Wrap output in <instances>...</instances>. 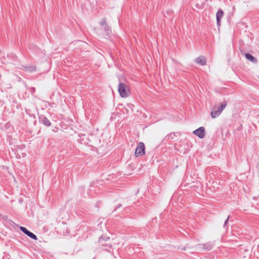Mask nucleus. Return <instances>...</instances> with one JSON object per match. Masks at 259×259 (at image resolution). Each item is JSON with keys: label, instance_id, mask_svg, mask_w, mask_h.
Here are the masks:
<instances>
[{"label": "nucleus", "instance_id": "obj_1", "mask_svg": "<svg viewBox=\"0 0 259 259\" xmlns=\"http://www.w3.org/2000/svg\"><path fill=\"white\" fill-rule=\"evenodd\" d=\"M111 240L110 237L102 235L99 238V243L102 247L106 250H108L112 247V244L110 242Z\"/></svg>", "mask_w": 259, "mask_h": 259}, {"label": "nucleus", "instance_id": "obj_2", "mask_svg": "<svg viewBox=\"0 0 259 259\" xmlns=\"http://www.w3.org/2000/svg\"><path fill=\"white\" fill-rule=\"evenodd\" d=\"M118 92L122 98H126L128 96L129 89L128 86L124 83H119L118 88Z\"/></svg>", "mask_w": 259, "mask_h": 259}, {"label": "nucleus", "instance_id": "obj_3", "mask_svg": "<svg viewBox=\"0 0 259 259\" xmlns=\"http://www.w3.org/2000/svg\"><path fill=\"white\" fill-rule=\"evenodd\" d=\"M227 105V102L226 101L221 103V110H215L213 109L211 112V117L212 118H215L218 117L222 112L223 110L226 108Z\"/></svg>", "mask_w": 259, "mask_h": 259}, {"label": "nucleus", "instance_id": "obj_4", "mask_svg": "<svg viewBox=\"0 0 259 259\" xmlns=\"http://www.w3.org/2000/svg\"><path fill=\"white\" fill-rule=\"evenodd\" d=\"M145 154V147L143 142H140L136 149L135 156L136 157L142 156Z\"/></svg>", "mask_w": 259, "mask_h": 259}, {"label": "nucleus", "instance_id": "obj_5", "mask_svg": "<svg viewBox=\"0 0 259 259\" xmlns=\"http://www.w3.org/2000/svg\"><path fill=\"white\" fill-rule=\"evenodd\" d=\"M193 134L198 137L200 139H202L205 137V128L203 126H201L193 132Z\"/></svg>", "mask_w": 259, "mask_h": 259}, {"label": "nucleus", "instance_id": "obj_6", "mask_svg": "<svg viewBox=\"0 0 259 259\" xmlns=\"http://www.w3.org/2000/svg\"><path fill=\"white\" fill-rule=\"evenodd\" d=\"M20 229L23 233L31 239L35 240L37 239V236L28 230L25 227L21 226Z\"/></svg>", "mask_w": 259, "mask_h": 259}, {"label": "nucleus", "instance_id": "obj_7", "mask_svg": "<svg viewBox=\"0 0 259 259\" xmlns=\"http://www.w3.org/2000/svg\"><path fill=\"white\" fill-rule=\"evenodd\" d=\"M39 121L47 127L51 124L50 121L44 115H40L39 116Z\"/></svg>", "mask_w": 259, "mask_h": 259}, {"label": "nucleus", "instance_id": "obj_8", "mask_svg": "<svg viewBox=\"0 0 259 259\" xmlns=\"http://www.w3.org/2000/svg\"><path fill=\"white\" fill-rule=\"evenodd\" d=\"M195 62L197 64L203 66L206 64V59L205 57L203 56H200L195 59Z\"/></svg>", "mask_w": 259, "mask_h": 259}, {"label": "nucleus", "instance_id": "obj_9", "mask_svg": "<svg viewBox=\"0 0 259 259\" xmlns=\"http://www.w3.org/2000/svg\"><path fill=\"white\" fill-rule=\"evenodd\" d=\"M224 15V12L222 10L219 9L217 14H216V18H217V23L218 25H220L221 23V19L223 17Z\"/></svg>", "mask_w": 259, "mask_h": 259}, {"label": "nucleus", "instance_id": "obj_10", "mask_svg": "<svg viewBox=\"0 0 259 259\" xmlns=\"http://www.w3.org/2000/svg\"><path fill=\"white\" fill-rule=\"evenodd\" d=\"M197 246L199 248H202L204 250H211L212 247V245L210 242L205 244H199Z\"/></svg>", "mask_w": 259, "mask_h": 259}, {"label": "nucleus", "instance_id": "obj_11", "mask_svg": "<svg viewBox=\"0 0 259 259\" xmlns=\"http://www.w3.org/2000/svg\"><path fill=\"white\" fill-rule=\"evenodd\" d=\"M245 56L247 60L250 61L251 62L253 63L257 62V59L252 56L251 54L249 53H245Z\"/></svg>", "mask_w": 259, "mask_h": 259}, {"label": "nucleus", "instance_id": "obj_12", "mask_svg": "<svg viewBox=\"0 0 259 259\" xmlns=\"http://www.w3.org/2000/svg\"><path fill=\"white\" fill-rule=\"evenodd\" d=\"M104 31L106 33V35H108L111 32V27L108 26L107 25L104 26Z\"/></svg>", "mask_w": 259, "mask_h": 259}, {"label": "nucleus", "instance_id": "obj_13", "mask_svg": "<svg viewBox=\"0 0 259 259\" xmlns=\"http://www.w3.org/2000/svg\"><path fill=\"white\" fill-rule=\"evenodd\" d=\"M107 21L106 18H103L100 22V24L102 26H105L107 25Z\"/></svg>", "mask_w": 259, "mask_h": 259}, {"label": "nucleus", "instance_id": "obj_14", "mask_svg": "<svg viewBox=\"0 0 259 259\" xmlns=\"http://www.w3.org/2000/svg\"><path fill=\"white\" fill-rule=\"evenodd\" d=\"M26 70L29 72H33L34 71H35L36 67L33 66H29L26 68Z\"/></svg>", "mask_w": 259, "mask_h": 259}, {"label": "nucleus", "instance_id": "obj_15", "mask_svg": "<svg viewBox=\"0 0 259 259\" xmlns=\"http://www.w3.org/2000/svg\"><path fill=\"white\" fill-rule=\"evenodd\" d=\"M229 218V216H228V217L227 218V219H226V220L225 221V222L224 223V228H226V226H227V224L228 223Z\"/></svg>", "mask_w": 259, "mask_h": 259}, {"label": "nucleus", "instance_id": "obj_16", "mask_svg": "<svg viewBox=\"0 0 259 259\" xmlns=\"http://www.w3.org/2000/svg\"><path fill=\"white\" fill-rule=\"evenodd\" d=\"M121 204H118L115 208V209H114V210H116L117 209H118V208L120 207L121 206Z\"/></svg>", "mask_w": 259, "mask_h": 259}, {"label": "nucleus", "instance_id": "obj_17", "mask_svg": "<svg viewBox=\"0 0 259 259\" xmlns=\"http://www.w3.org/2000/svg\"><path fill=\"white\" fill-rule=\"evenodd\" d=\"M217 110H221V105L218 108Z\"/></svg>", "mask_w": 259, "mask_h": 259}, {"label": "nucleus", "instance_id": "obj_18", "mask_svg": "<svg viewBox=\"0 0 259 259\" xmlns=\"http://www.w3.org/2000/svg\"><path fill=\"white\" fill-rule=\"evenodd\" d=\"M182 249H183V250H185V249H186V248H185H185H183Z\"/></svg>", "mask_w": 259, "mask_h": 259}]
</instances>
